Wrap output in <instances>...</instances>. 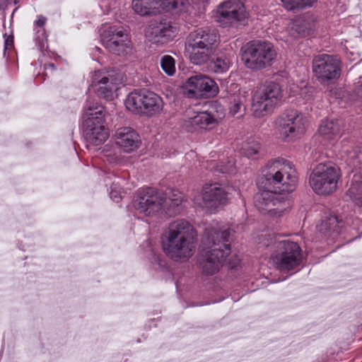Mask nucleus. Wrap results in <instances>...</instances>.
Here are the masks:
<instances>
[{
	"label": "nucleus",
	"mask_w": 362,
	"mask_h": 362,
	"mask_svg": "<svg viewBox=\"0 0 362 362\" xmlns=\"http://www.w3.org/2000/svg\"><path fill=\"white\" fill-rule=\"evenodd\" d=\"M45 69H50L52 70H54L55 69L54 64L53 63H49L45 65Z\"/></svg>",
	"instance_id": "nucleus-40"
},
{
	"label": "nucleus",
	"mask_w": 362,
	"mask_h": 362,
	"mask_svg": "<svg viewBox=\"0 0 362 362\" xmlns=\"http://www.w3.org/2000/svg\"><path fill=\"white\" fill-rule=\"evenodd\" d=\"M124 105L134 114L153 117L163 111L164 103L162 98L153 92L135 90L127 95Z\"/></svg>",
	"instance_id": "nucleus-9"
},
{
	"label": "nucleus",
	"mask_w": 362,
	"mask_h": 362,
	"mask_svg": "<svg viewBox=\"0 0 362 362\" xmlns=\"http://www.w3.org/2000/svg\"><path fill=\"white\" fill-rule=\"evenodd\" d=\"M261 149V145L258 141L252 140L246 142L241 148V153L248 158L257 159Z\"/></svg>",
	"instance_id": "nucleus-29"
},
{
	"label": "nucleus",
	"mask_w": 362,
	"mask_h": 362,
	"mask_svg": "<svg viewBox=\"0 0 362 362\" xmlns=\"http://www.w3.org/2000/svg\"><path fill=\"white\" fill-rule=\"evenodd\" d=\"M341 71V61L337 56L323 54L313 60V74L321 84H328L339 78Z\"/></svg>",
	"instance_id": "nucleus-13"
},
{
	"label": "nucleus",
	"mask_w": 362,
	"mask_h": 362,
	"mask_svg": "<svg viewBox=\"0 0 362 362\" xmlns=\"http://www.w3.org/2000/svg\"><path fill=\"white\" fill-rule=\"evenodd\" d=\"M119 81L112 74L107 76L98 71L93 77L91 86L99 97L107 100L114 98V93L117 90Z\"/></svg>",
	"instance_id": "nucleus-19"
},
{
	"label": "nucleus",
	"mask_w": 362,
	"mask_h": 362,
	"mask_svg": "<svg viewBox=\"0 0 362 362\" xmlns=\"http://www.w3.org/2000/svg\"><path fill=\"white\" fill-rule=\"evenodd\" d=\"M282 98V89L278 83H264L252 95L251 110L253 115L255 117H262L271 114Z\"/></svg>",
	"instance_id": "nucleus-10"
},
{
	"label": "nucleus",
	"mask_w": 362,
	"mask_h": 362,
	"mask_svg": "<svg viewBox=\"0 0 362 362\" xmlns=\"http://www.w3.org/2000/svg\"><path fill=\"white\" fill-rule=\"evenodd\" d=\"M189 93L204 97L214 96L218 88L214 81L206 76L195 75L189 77L185 83Z\"/></svg>",
	"instance_id": "nucleus-21"
},
{
	"label": "nucleus",
	"mask_w": 362,
	"mask_h": 362,
	"mask_svg": "<svg viewBox=\"0 0 362 362\" xmlns=\"http://www.w3.org/2000/svg\"><path fill=\"white\" fill-rule=\"evenodd\" d=\"M286 194L272 189H259L254 204L259 211L272 216H281L286 201Z\"/></svg>",
	"instance_id": "nucleus-14"
},
{
	"label": "nucleus",
	"mask_w": 362,
	"mask_h": 362,
	"mask_svg": "<svg viewBox=\"0 0 362 362\" xmlns=\"http://www.w3.org/2000/svg\"><path fill=\"white\" fill-rule=\"evenodd\" d=\"M276 131L284 141H294L306 131V119L294 110L283 113L276 120Z\"/></svg>",
	"instance_id": "nucleus-12"
},
{
	"label": "nucleus",
	"mask_w": 362,
	"mask_h": 362,
	"mask_svg": "<svg viewBox=\"0 0 362 362\" xmlns=\"http://www.w3.org/2000/svg\"><path fill=\"white\" fill-rule=\"evenodd\" d=\"M230 235V230L218 222H213L205 228L199 259V266L204 274L213 275L223 266L231 250Z\"/></svg>",
	"instance_id": "nucleus-1"
},
{
	"label": "nucleus",
	"mask_w": 362,
	"mask_h": 362,
	"mask_svg": "<svg viewBox=\"0 0 362 362\" xmlns=\"http://www.w3.org/2000/svg\"><path fill=\"white\" fill-rule=\"evenodd\" d=\"M132 8L140 16H148L159 13L157 0H133Z\"/></svg>",
	"instance_id": "nucleus-25"
},
{
	"label": "nucleus",
	"mask_w": 362,
	"mask_h": 362,
	"mask_svg": "<svg viewBox=\"0 0 362 362\" xmlns=\"http://www.w3.org/2000/svg\"><path fill=\"white\" fill-rule=\"evenodd\" d=\"M83 119V131L88 145L98 147L104 144L109 137V132L105 126L103 107L87 100Z\"/></svg>",
	"instance_id": "nucleus-6"
},
{
	"label": "nucleus",
	"mask_w": 362,
	"mask_h": 362,
	"mask_svg": "<svg viewBox=\"0 0 362 362\" xmlns=\"http://www.w3.org/2000/svg\"><path fill=\"white\" fill-rule=\"evenodd\" d=\"M137 194L135 209L145 216H155L163 213L170 216H175L184 201L183 194L177 189L171 190L168 197L153 187L139 189Z\"/></svg>",
	"instance_id": "nucleus-3"
},
{
	"label": "nucleus",
	"mask_w": 362,
	"mask_h": 362,
	"mask_svg": "<svg viewBox=\"0 0 362 362\" xmlns=\"http://www.w3.org/2000/svg\"><path fill=\"white\" fill-rule=\"evenodd\" d=\"M340 178L339 168L332 163H320L312 170L309 184L316 194L328 195L336 191Z\"/></svg>",
	"instance_id": "nucleus-8"
},
{
	"label": "nucleus",
	"mask_w": 362,
	"mask_h": 362,
	"mask_svg": "<svg viewBox=\"0 0 362 362\" xmlns=\"http://www.w3.org/2000/svg\"><path fill=\"white\" fill-rule=\"evenodd\" d=\"M115 136L116 144L127 153L137 149L141 144V140L137 132L129 127L119 128Z\"/></svg>",
	"instance_id": "nucleus-22"
},
{
	"label": "nucleus",
	"mask_w": 362,
	"mask_h": 362,
	"mask_svg": "<svg viewBox=\"0 0 362 362\" xmlns=\"http://www.w3.org/2000/svg\"><path fill=\"white\" fill-rule=\"evenodd\" d=\"M297 182V173L293 163L278 158L267 163L257 185L259 189H272L286 194L294 190Z\"/></svg>",
	"instance_id": "nucleus-4"
},
{
	"label": "nucleus",
	"mask_w": 362,
	"mask_h": 362,
	"mask_svg": "<svg viewBox=\"0 0 362 362\" xmlns=\"http://www.w3.org/2000/svg\"><path fill=\"white\" fill-rule=\"evenodd\" d=\"M274 245L276 250L272 255V259L278 269L288 272L300 265L302 260L301 249L296 242L279 235Z\"/></svg>",
	"instance_id": "nucleus-11"
},
{
	"label": "nucleus",
	"mask_w": 362,
	"mask_h": 362,
	"mask_svg": "<svg viewBox=\"0 0 362 362\" xmlns=\"http://www.w3.org/2000/svg\"><path fill=\"white\" fill-rule=\"evenodd\" d=\"M19 2V0H4L1 3H0V19L3 23L4 27H5V19H6V13L5 10L7 8V6L10 4H17Z\"/></svg>",
	"instance_id": "nucleus-37"
},
{
	"label": "nucleus",
	"mask_w": 362,
	"mask_h": 362,
	"mask_svg": "<svg viewBox=\"0 0 362 362\" xmlns=\"http://www.w3.org/2000/svg\"><path fill=\"white\" fill-rule=\"evenodd\" d=\"M341 129V122L338 119L323 120L318 129L319 134L326 140H332L338 136Z\"/></svg>",
	"instance_id": "nucleus-24"
},
{
	"label": "nucleus",
	"mask_w": 362,
	"mask_h": 362,
	"mask_svg": "<svg viewBox=\"0 0 362 362\" xmlns=\"http://www.w3.org/2000/svg\"><path fill=\"white\" fill-rule=\"evenodd\" d=\"M228 196L226 190L218 183L206 184L202 192L194 198V203L209 211H215L226 204Z\"/></svg>",
	"instance_id": "nucleus-15"
},
{
	"label": "nucleus",
	"mask_w": 362,
	"mask_h": 362,
	"mask_svg": "<svg viewBox=\"0 0 362 362\" xmlns=\"http://www.w3.org/2000/svg\"><path fill=\"white\" fill-rule=\"evenodd\" d=\"M338 223V218L335 216L330 215L326 220L322 221L320 230L323 233L332 230L335 231L337 230Z\"/></svg>",
	"instance_id": "nucleus-33"
},
{
	"label": "nucleus",
	"mask_w": 362,
	"mask_h": 362,
	"mask_svg": "<svg viewBox=\"0 0 362 362\" xmlns=\"http://www.w3.org/2000/svg\"><path fill=\"white\" fill-rule=\"evenodd\" d=\"M233 166L234 163L233 161H229L227 165L217 166L216 168H214L213 162H210L208 164L207 168H210L211 170H214L222 173H232L233 172Z\"/></svg>",
	"instance_id": "nucleus-36"
},
{
	"label": "nucleus",
	"mask_w": 362,
	"mask_h": 362,
	"mask_svg": "<svg viewBox=\"0 0 362 362\" xmlns=\"http://www.w3.org/2000/svg\"><path fill=\"white\" fill-rule=\"evenodd\" d=\"M110 195V198L117 203L119 202L122 200V194L120 192H118L115 189H111Z\"/></svg>",
	"instance_id": "nucleus-39"
},
{
	"label": "nucleus",
	"mask_w": 362,
	"mask_h": 362,
	"mask_svg": "<svg viewBox=\"0 0 362 362\" xmlns=\"http://www.w3.org/2000/svg\"><path fill=\"white\" fill-rule=\"evenodd\" d=\"M347 195L357 205L362 206V180L354 177L347 192Z\"/></svg>",
	"instance_id": "nucleus-27"
},
{
	"label": "nucleus",
	"mask_w": 362,
	"mask_h": 362,
	"mask_svg": "<svg viewBox=\"0 0 362 362\" xmlns=\"http://www.w3.org/2000/svg\"><path fill=\"white\" fill-rule=\"evenodd\" d=\"M248 18V13L243 2L240 0H227L221 3L216 13V21L223 25L244 22Z\"/></svg>",
	"instance_id": "nucleus-16"
},
{
	"label": "nucleus",
	"mask_w": 362,
	"mask_h": 362,
	"mask_svg": "<svg viewBox=\"0 0 362 362\" xmlns=\"http://www.w3.org/2000/svg\"><path fill=\"white\" fill-rule=\"evenodd\" d=\"M177 28L166 21L151 22L146 30V37L151 42L164 44L173 39Z\"/></svg>",
	"instance_id": "nucleus-18"
},
{
	"label": "nucleus",
	"mask_w": 362,
	"mask_h": 362,
	"mask_svg": "<svg viewBox=\"0 0 362 362\" xmlns=\"http://www.w3.org/2000/svg\"><path fill=\"white\" fill-rule=\"evenodd\" d=\"M314 27L313 18L309 16H303L291 21L288 23L286 31L291 37L297 38L310 35Z\"/></svg>",
	"instance_id": "nucleus-23"
},
{
	"label": "nucleus",
	"mask_w": 362,
	"mask_h": 362,
	"mask_svg": "<svg viewBox=\"0 0 362 362\" xmlns=\"http://www.w3.org/2000/svg\"><path fill=\"white\" fill-rule=\"evenodd\" d=\"M103 156L105 160L110 164H115L119 161V158L117 153L111 150V147L108 145L105 146L103 150Z\"/></svg>",
	"instance_id": "nucleus-35"
},
{
	"label": "nucleus",
	"mask_w": 362,
	"mask_h": 362,
	"mask_svg": "<svg viewBox=\"0 0 362 362\" xmlns=\"http://www.w3.org/2000/svg\"><path fill=\"white\" fill-rule=\"evenodd\" d=\"M17 9H18V8H16L13 10V13H12V14H11V22L13 21V15H14L15 12L17 11Z\"/></svg>",
	"instance_id": "nucleus-42"
},
{
	"label": "nucleus",
	"mask_w": 362,
	"mask_h": 362,
	"mask_svg": "<svg viewBox=\"0 0 362 362\" xmlns=\"http://www.w3.org/2000/svg\"><path fill=\"white\" fill-rule=\"evenodd\" d=\"M160 66L163 71L168 76H173L175 74V61L170 55H164L160 59Z\"/></svg>",
	"instance_id": "nucleus-32"
},
{
	"label": "nucleus",
	"mask_w": 362,
	"mask_h": 362,
	"mask_svg": "<svg viewBox=\"0 0 362 362\" xmlns=\"http://www.w3.org/2000/svg\"><path fill=\"white\" fill-rule=\"evenodd\" d=\"M4 49H11L13 46V30H11L10 34L8 35L6 33L4 34Z\"/></svg>",
	"instance_id": "nucleus-38"
},
{
	"label": "nucleus",
	"mask_w": 362,
	"mask_h": 362,
	"mask_svg": "<svg viewBox=\"0 0 362 362\" xmlns=\"http://www.w3.org/2000/svg\"><path fill=\"white\" fill-rule=\"evenodd\" d=\"M283 6L289 11L311 7L317 0H281Z\"/></svg>",
	"instance_id": "nucleus-30"
},
{
	"label": "nucleus",
	"mask_w": 362,
	"mask_h": 362,
	"mask_svg": "<svg viewBox=\"0 0 362 362\" xmlns=\"http://www.w3.org/2000/svg\"><path fill=\"white\" fill-rule=\"evenodd\" d=\"M208 63H210L211 69L216 74L226 72L232 64L230 58L224 54H218L215 58L212 56L211 60Z\"/></svg>",
	"instance_id": "nucleus-26"
},
{
	"label": "nucleus",
	"mask_w": 362,
	"mask_h": 362,
	"mask_svg": "<svg viewBox=\"0 0 362 362\" xmlns=\"http://www.w3.org/2000/svg\"><path fill=\"white\" fill-rule=\"evenodd\" d=\"M219 36L214 29L199 28L191 32L185 42V52L194 65L208 64L216 51Z\"/></svg>",
	"instance_id": "nucleus-5"
},
{
	"label": "nucleus",
	"mask_w": 362,
	"mask_h": 362,
	"mask_svg": "<svg viewBox=\"0 0 362 362\" xmlns=\"http://www.w3.org/2000/svg\"><path fill=\"white\" fill-rule=\"evenodd\" d=\"M103 45L110 52L116 54H123L129 46V40L125 29L112 26L101 35Z\"/></svg>",
	"instance_id": "nucleus-17"
},
{
	"label": "nucleus",
	"mask_w": 362,
	"mask_h": 362,
	"mask_svg": "<svg viewBox=\"0 0 362 362\" xmlns=\"http://www.w3.org/2000/svg\"><path fill=\"white\" fill-rule=\"evenodd\" d=\"M157 2L158 11L162 8L168 11L173 9L182 11L189 4L188 0H157Z\"/></svg>",
	"instance_id": "nucleus-28"
},
{
	"label": "nucleus",
	"mask_w": 362,
	"mask_h": 362,
	"mask_svg": "<svg viewBox=\"0 0 362 362\" xmlns=\"http://www.w3.org/2000/svg\"><path fill=\"white\" fill-rule=\"evenodd\" d=\"M241 51L243 64L252 70H260L270 66L276 57V52L272 44L262 40L248 42Z\"/></svg>",
	"instance_id": "nucleus-7"
},
{
	"label": "nucleus",
	"mask_w": 362,
	"mask_h": 362,
	"mask_svg": "<svg viewBox=\"0 0 362 362\" xmlns=\"http://www.w3.org/2000/svg\"><path fill=\"white\" fill-rule=\"evenodd\" d=\"M197 234L186 220L169 223L161 237L163 252L175 262L187 261L194 253Z\"/></svg>",
	"instance_id": "nucleus-2"
},
{
	"label": "nucleus",
	"mask_w": 362,
	"mask_h": 362,
	"mask_svg": "<svg viewBox=\"0 0 362 362\" xmlns=\"http://www.w3.org/2000/svg\"><path fill=\"white\" fill-rule=\"evenodd\" d=\"M219 119L221 117L215 114L212 110L199 112L185 119L183 127L190 132L206 129L217 125Z\"/></svg>",
	"instance_id": "nucleus-20"
},
{
	"label": "nucleus",
	"mask_w": 362,
	"mask_h": 362,
	"mask_svg": "<svg viewBox=\"0 0 362 362\" xmlns=\"http://www.w3.org/2000/svg\"><path fill=\"white\" fill-rule=\"evenodd\" d=\"M46 18L42 16H39L37 19L34 22V29L35 30V40L39 44H42L46 39V33L44 25L46 23Z\"/></svg>",
	"instance_id": "nucleus-31"
},
{
	"label": "nucleus",
	"mask_w": 362,
	"mask_h": 362,
	"mask_svg": "<svg viewBox=\"0 0 362 362\" xmlns=\"http://www.w3.org/2000/svg\"><path fill=\"white\" fill-rule=\"evenodd\" d=\"M357 94L362 98V84L358 88Z\"/></svg>",
	"instance_id": "nucleus-41"
},
{
	"label": "nucleus",
	"mask_w": 362,
	"mask_h": 362,
	"mask_svg": "<svg viewBox=\"0 0 362 362\" xmlns=\"http://www.w3.org/2000/svg\"><path fill=\"white\" fill-rule=\"evenodd\" d=\"M245 110L242 98L239 95H235L231 101L229 107V112L231 115L235 116L241 112V110Z\"/></svg>",
	"instance_id": "nucleus-34"
}]
</instances>
